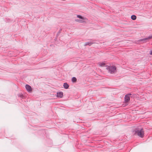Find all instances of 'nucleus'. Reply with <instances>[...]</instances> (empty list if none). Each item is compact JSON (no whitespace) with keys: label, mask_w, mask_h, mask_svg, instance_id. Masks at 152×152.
Instances as JSON below:
<instances>
[{"label":"nucleus","mask_w":152,"mask_h":152,"mask_svg":"<svg viewBox=\"0 0 152 152\" xmlns=\"http://www.w3.org/2000/svg\"><path fill=\"white\" fill-rule=\"evenodd\" d=\"M135 134H137L140 137L142 138L144 137V132L143 129L140 130L138 129H136L134 130Z\"/></svg>","instance_id":"1"},{"label":"nucleus","mask_w":152,"mask_h":152,"mask_svg":"<svg viewBox=\"0 0 152 152\" xmlns=\"http://www.w3.org/2000/svg\"><path fill=\"white\" fill-rule=\"evenodd\" d=\"M106 69L108 70V72L111 73H114L116 71V68L115 66H108Z\"/></svg>","instance_id":"2"},{"label":"nucleus","mask_w":152,"mask_h":152,"mask_svg":"<svg viewBox=\"0 0 152 152\" xmlns=\"http://www.w3.org/2000/svg\"><path fill=\"white\" fill-rule=\"evenodd\" d=\"M131 94H126L125 95L124 100L125 101L126 103L128 102L130 100L129 96L131 95Z\"/></svg>","instance_id":"4"},{"label":"nucleus","mask_w":152,"mask_h":152,"mask_svg":"<svg viewBox=\"0 0 152 152\" xmlns=\"http://www.w3.org/2000/svg\"><path fill=\"white\" fill-rule=\"evenodd\" d=\"M77 18H79L80 19H81L83 20L85 18H84L83 17L81 16V15H77Z\"/></svg>","instance_id":"11"},{"label":"nucleus","mask_w":152,"mask_h":152,"mask_svg":"<svg viewBox=\"0 0 152 152\" xmlns=\"http://www.w3.org/2000/svg\"><path fill=\"white\" fill-rule=\"evenodd\" d=\"M61 29H60L58 32L57 34V36H58V35L60 34V33L61 32Z\"/></svg>","instance_id":"14"},{"label":"nucleus","mask_w":152,"mask_h":152,"mask_svg":"<svg viewBox=\"0 0 152 152\" xmlns=\"http://www.w3.org/2000/svg\"><path fill=\"white\" fill-rule=\"evenodd\" d=\"M75 21H77V22H78L79 23H82L84 22L83 20H80L77 19H75Z\"/></svg>","instance_id":"13"},{"label":"nucleus","mask_w":152,"mask_h":152,"mask_svg":"<svg viewBox=\"0 0 152 152\" xmlns=\"http://www.w3.org/2000/svg\"><path fill=\"white\" fill-rule=\"evenodd\" d=\"M98 64L99 66L102 67L104 66L105 64V63L103 62H99Z\"/></svg>","instance_id":"8"},{"label":"nucleus","mask_w":152,"mask_h":152,"mask_svg":"<svg viewBox=\"0 0 152 152\" xmlns=\"http://www.w3.org/2000/svg\"><path fill=\"white\" fill-rule=\"evenodd\" d=\"M136 16L134 15H132L131 17V19L133 20H135L136 19Z\"/></svg>","instance_id":"12"},{"label":"nucleus","mask_w":152,"mask_h":152,"mask_svg":"<svg viewBox=\"0 0 152 152\" xmlns=\"http://www.w3.org/2000/svg\"><path fill=\"white\" fill-rule=\"evenodd\" d=\"M94 42H87L85 43V44L84 45V46H87V45L90 46L92 44H94Z\"/></svg>","instance_id":"7"},{"label":"nucleus","mask_w":152,"mask_h":152,"mask_svg":"<svg viewBox=\"0 0 152 152\" xmlns=\"http://www.w3.org/2000/svg\"><path fill=\"white\" fill-rule=\"evenodd\" d=\"M150 54L151 55H152V50H151L150 51Z\"/></svg>","instance_id":"15"},{"label":"nucleus","mask_w":152,"mask_h":152,"mask_svg":"<svg viewBox=\"0 0 152 152\" xmlns=\"http://www.w3.org/2000/svg\"><path fill=\"white\" fill-rule=\"evenodd\" d=\"M63 86L64 88L65 89H67L69 87L68 84L66 83H64L63 85Z\"/></svg>","instance_id":"9"},{"label":"nucleus","mask_w":152,"mask_h":152,"mask_svg":"<svg viewBox=\"0 0 152 152\" xmlns=\"http://www.w3.org/2000/svg\"><path fill=\"white\" fill-rule=\"evenodd\" d=\"M72 82H76L77 81V79L75 77H73L72 78Z\"/></svg>","instance_id":"10"},{"label":"nucleus","mask_w":152,"mask_h":152,"mask_svg":"<svg viewBox=\"0 0 152 152\" xmlns=\"http://www.w3.org/2000/svg\"><path fill=\"white\" fill-rule=\"evenodd\" d=\"M63 96V93L62 92H59L57 93V96L58 97L62 98Z\"/></svg>","instance_id":"6"},{"label":"nucleus","mask_w":152,"mask_h":152,"mask_svg":"<svg viewBox=\"0 0 152 152\" xmlns=\"http://www.w3.org/2000/svg\"><path fill=\"white\" fill-rule=\"evenodd\" d=\"M152 38V35L149 36L147 38L140 39L139 41H143V42H145L148 41L149 40Z\"/></svg>","instance_id":"3"},{"label":"nucleus","mask_w":152,"mask_h":152,"mask_svg":"<svg viewBox=\"0 0 152 152\" xmlns=\"http://www.w3.org/2000/svg\"><path fill=\"white\" fill-rule=\"evenodd\" d=\"M26 88L27 91L28 92H31L32 91L31 86L28 85H26Z\"/></svg>","instance_id":"5"}]
</instances>
